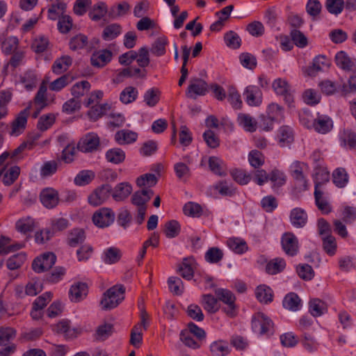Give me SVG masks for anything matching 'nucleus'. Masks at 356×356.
I'll return each instance as SVG.
<instances>
[{"label": "nucleus", "mask_w": 356, "mask_h": 356, "mask_svg": "<svg viewBox=\"0 0 356 356\" xmlns=\"http://www.w3.org/2000/svg\"><path fill=\"white\" fill-rule=\"evenodd\" d=\"M125 288L116 284L106 290L101 299L100 306L103 310H111L117 307L124 299Z\"/></svg>", "instance_id": "1"}, {"label": "nucleus", "mask_w": 356, "mask_h": 356, "mask_svg": "<svg viewBox=\"0 0 356 356\" xmlns=\"http://www.w3.org/2000/svg\"><path fill=\"white\" fill-rule=\"evenodd\" d=\"M215 295L218 300L222 301L226 305L222 308L223 312L229 317L233 318L237 314V308L235 304L236 297L234 293L227 289H217L215 290Z\"/></svg>", "instance_id": "2"}, {"label": "nucleus", "mask_w": 356, "mask_h": 356, "mask_svg": "<svg viewBox=\"0 0 356 356\" xmlns=\"http://www.w3.org/2000/svg\"><path fill=\"white\" fill-rule=\"evenodd\" d=\"M253 331L261 335L269 336L273 334V321L263 313L255 314L252 319Z\"/></svg>", "instance_id": "3"}, {"label": "nucleus", "mask_w": 356, "mask_h": 356, "mask_svg": "<svg viewBox=\"0 0 356 356\" xmlns=\"http://www.w3.org/2000/svg\"><path fill=\"white\" fill-rule=\"evenodd\" d=\"M113 211L108 207H103L96 211L92 216L93 223L99 228L110 226L115 220Z\"/></svg>", "instance_id": "4"}, {"label": "nucleus", "mask_w": 356, "mask_h": 356, "mask_svg": "<svg viewBox=\"0 0 356 356\" xmlns=\"http://www.w3.org/2000/svg\"><path fill=\"white\" fill-rule=\"evenodd\" d=\"M112 191V187L108 184H104L95 189L88 197V203L93 207L102 204L108 199Z\"/></svg>", "instance_id": "5"}, {"label": "nucleus", "mask_w": 356, "mask_h": 356, "mask_svg": "<svg viewBox=\"0 0 356 356\" xmlns=\"http://www.w3.org/2000/svg\"><path fill=\"white\" fill-rule=\"evenodd\" d=\"M282 248L286 254L290 257L296 255L299 251V241L292 232H285L281 238Z\"/></svg>", "instance_id": "6"}, {"label": "nucleus", "mask_w": 356, "mask_h": 356, "mask_svg": "<svg viewBox=\"0 0 356 356\" xmlns=\"http://www.w3.org/2000/svg\"><path fill=\"white\" fill-rule=\"evenodd\" d=\"M56 261V257L54 253L47 252L33 260L32 268L35 273H40L50 269Z\"/></svg>", "instance_id": "7"}, {"label": "nucleus", "mask_w": 356, "mask_h": 356, "mask_svg": "<svg viewBox=\"0 0 356 356\" xmlns=\"http://www.w3.org/2000/svg\"><path fill=\"white\" fill-rule=\"evenodd\" d=\"M272 86L275 93L278 95L283 96L285 102L289 106H291L293 103V96L291 93V86L288 82L285 79L279 78L273 82Z\"/></svg>", "instance_id": "8"}, {"label": "nucleus", "mask_w": 356, "mask_h": 356, "mask_svg": "<svg viewBox=\"0 0 356 356\" xmlns=\"http://www.w3.org/2000/svg\"><path fill=\"white\" fill-rule=\"evenodd\" d=\"M209 90L207 83L202 79L194 78L190 81L186 91V96L191 99H196L197 96H204Z\"/></svg>", "instance_id": "9"}, {"label": "nucleus", "mask_w": 356, "mask_h": 356, "mask_svg": "<svg viewBox=\"0 0 356 356\" xmlns=\"http://www.w3.org/2000/svg\"><path fill=\"white\" fill-rule=\"evenodd\" d=\"M334 60L337 66L342 70L346 72L356 73V58L349 56L346 52L339 51L335 55Z\"/></svg>", "instance_id": "10"}, {"label": "nucleus", "mask_w": 356, "mask_h": 356, "mask_svg": "<svg viewBox=\"0 0 356 356\" xmlns=\"http://www.w3.org/2000/svg\"><path fill=\"white\" fill-rule=\"evenodd\" d=\"M48 82L49 79L47 77H45L44 80L42 81L39 87V89L34 97L33 102L37 109V111L33 115L34 118H36L38 113L40 112V111L45 108L48 104L47 97Z\"/></svg>", "instance_id": "11"}, {"label": "nucleus", "mask_w": 356, "mask_h": 356, "mask_svg": "<svg viewBox=\"0 0 356 356\" xmlns=\"http://www.w3.org/2000/svg\"><path fill=\"white\" fill-rule=\"evenodd\" d=\"M99 145V138L93 133L88 134L81 138L77 145V148L82 152H92L97 149Z\"/></svg>", "instance_id": "12"}, {"label": "nucleus", "mask_w": 356, "mask_h": 356, "mask_svg": "<svg viewBox=\"0 0 356 356\" xmlns=\"http://www.w3.org/2000/svg\"><path fill=\"white\" fill-rule=\"evenodd\" d=\"M40 199L44 207L47 209H53L58 204V192L53 188H44L40 192Z\"/></svg>", "instance_id": "13"}, {"label": "nucleus", "mask_w": 356, "mask_h": 356, "mask_svg": "<svg viewBox=\"0 0 356 356\" xmlns=\"http://www.w3.org/2000/svg\"><path fill=\"white\" fill-rule=\"evenodd\" d=\"M29 107H27L21 111L13 120L10 133L11 136H19L24 131L29 115Z\"/></svg>", "instance_id": "14"}, {"label": "nucleus", "mask_w": 356, "mask_h": 356, "mask_svg": "<svg viewBox=\"0 0 356 356\" xmlns=\"http://www.w3.org/2000/svg\"><path fill=\"white\" fill-rule=\"evenodd\" d=\"M330 64V60L326 56H317L313 60L312 65L305 69V73L309 76H314L325 67H329Z\"/></svg>", "instance_id": "15"}, {"label": "nucleus", "mask_w": 356, "mask_h": 356, "mask_svg": "<svg viewBox=\"0 0 356 356\" xmlns=\"http://www.w3.org/2000/svg\"><path fill=\"white\" fill-rule=\"evenodd\" d=\"M245 99L247 104L251 106H257L261 104V92L257 86H249L244 91Z\"/></svg>", "instance_id": "16"}, {"label": "nucleus", "mask_w": 356, "mask_h": 356, "mask_svg": "<svg viewBox=\"0 0 356 356\" xmlns=\"http://www.w3.org/2000/svg\"><path fill=\"white\" fill-rule=\"evenodd\" d=\"M112 52L108 49L99 50L94 52L90 58L91 65L97 67H103L112 59Z\"/></svg>", "instance_id": "17"}, {"label": "nucleus", "mask_w": 356, "mask_h": 356, "mask_svg": "<svg viewBox=\"0 0 356 356\" xmlns=\"http://www.w3.org/2000/svg\"><path fill=\"white\" fill-rule=\"evenodd\" d=\"M290 222L296 228L304 227L307 222V213L302 208L296 207L290 212Z\"/></svg>", "instance_id": "18"}, {"label": "nucleus", "mask_w": 356, "mask_h": 356, "mask_svg": "<svg viewBox=\"0 0 356 356\" xmlns=\"http://www.w3.org/2000/svg\"><path fill=\"white\" fill-rule=\"evenodd\" d=\"M131 192V185L128 182H122L117 184L115 188L112 189L111 195L115 201L120 202L127 199Z\"/></svg>", "instance_id": "19"}, {"label": "nucleus", "mask_w": 356, "mask_h": 356, "mask_svg": "<svg viewBox=\"0 0 356 356\" xmlns=\"http://www.w3.org/2000/svg\"><path fill=\"white\" fill-rule=\"evenodd\" d=\"M312 125L316 132L325 134L332 130L333 122L331 118L327 116H318L314 119Z\"/></svg>", "instance_id": "20"}, {"label": "nucleus", "mask_w": 356, "mask_h": 356, "mask_svg": "<svg viewBox=\"0 0 356 356\" xmlns=\"http://www.w3.org/2000/svg\"><path fill=\"white\" fill-rule=\"evenodd\" d=\"M154 193L151 189H143L136 191L131 197V202L133 204L139 207H147V202L151 199Z\"/></svg>", "instance_id": "21"}, {"label": "nucleus", "mask_w": 356, "mask_h": 356, "mask_svg": "<svg viewBox=\"0 0 356 356\" xmlns=\"http://www.w3.org/2000/svg\"><path fill=\"white\" fill-rule=\"evenodd\" d=\"M122 32V27L120 24L112 23L104 26L102 38L105 41H111L117 38Z\"/></svg>", "instance_id": "22"}, {"label": "nucleus", "mask_w": 356, "mask_h": 356, "mask_svg": "<svg viewBox=\"0 0 356 356\" xmlns=\"http://www.w3.org/2000/svg\"><path fill=\"white\" fill-rule=\"evenodd\" d=\"M88 294V286L83 282L72 285L70 289V296L72 301L79 302Z\"/></svg>", "instance_id": "23"}, {"label": "nucleus", "mask_w": 356, "mask_h": 356, "mask_svg": "<svg viewBox=\"0 0 356 356\" xmlns=\"http://www.w3.org/2000/svg\"><path fill=\"white\" fill-rule=\"evenodd\" d=\"M309 310L313 316L318 317L327 312V305L321 299L313 298L309 302Z\"/></svg>", "instance_id": "24"}, {"label": "nucleus", "mask_w": 356, "mask_h": 356, "mask_svg": "<svg viewBox=\"0 0 356 356\" xmlns=\"http://www.w3.org/2000/svg\"><path fill=\"white\" fill-rule=\"evenodd\" d=\"M72 63V59L70 56H63L54 61L51 67L52 72L56 74H60L68 70Z\"/></svg>", "instance_id": "25"}, {"label": "nucleus", "mask_w": 356, "mask_h": 356, "mask_svg": "<svg viewBox=\"0 0 356 356\" xmlns=\"http://www.w3.org/2000/svg\"><path fill=\"white\" fill-rule=\"evenodd\" d=\"M86 238L85 232L81 228H74L67 234V244L71 247H76L82 243Z\"/></svg>", "instance_id": "26"}, {"label": "nucleus", "mask_w": 356, "mask_h": 356, "mask_svg": "<svg viewBox=\"0 0 356 356\" xmlns=\"http://www.w3.org/2000/svg\"><path fill=\"white\" fill-rule=\"evenodd\" d=\"M19 81L27 90H32L37 86V74L34 71L27 70L20 75Z\"/></svg>", "instance_id": "27"}, {"label": "nucleus", "mask_w": 356, "mask_h": 356, "mask_svg": "<svg viewBox=\"0 0 356 356\" xmlns=\"http://www.w3.org/2000/svg\"><path fill=\"white\" fill-rule=\"evenodd\" d=\"M283 307L291 311H297L301 307V299L295 293L291 292L286 295L283 301Z\"/></svg>", "instance_id": "28"}, {"label": "nucleus", "mask_w": 356, "mask_h": 356, "mask_svg": "<svg viewBox=\"0 0 356 356\" xmlns=\"http://www.w3.org/2000/svg\"><path fill=\"white\" fill-rule=\"evenodd\" d=\"M114 331L112 323H104L97 327L95 337L98 341H105L113 334Z\"/></svg>", "instance_id": "29"}, {"label": "nucleus", "mask_w": 356, "mask_h": 356, "mask_svg": "<svg viewBox=\"0 0 356 356\" xmlns=\"http://www.w3.org/2000/svg\"><path fill=\"white\" fill-rule=\"evenodd\" d=\"M255 296L257 300L262 303L268 304L273 301L272 289L266 285H260L255 290Z\"/></svg>", "instance_id": "30"}, {"label": "nucleus", "mask_w": 356, "mask_h": 356, "mask_svg": "<svg viewBox=\"0 0 356 356\" xmlns=\"http://www.w3.org/2000/svg\"><path fill=\"white\" fill-rule=\"evenodd\" d=\"M314 197L316 206L323 213L327 214L331 212V207L326 199L323 197V192L318 189V184H316L314 189Z\"/></svg>", "instance_id": "31"}, {"label": "nucleus", "mask_w": 356, "mask_h": 356, "mask_svg": "<svg viewBox=\"0 0 356 356\" xmlns=\"http://www.w3.org/2000/svg\"><path fill=\"white\" fill-rule=\"evenodd\" d=\"M138 95V90L134 86L124 88L120 94V100L124 104H131L136 101Z\"/></svg>", "instance_id": "32"}, {"label": "nucleus", "mask_w": 356, "mask_h": 356, "mask_svg": "<svg viewBox=\"0 0 356 356\" xmlns=\"http://www.w3.org/2000/svg\"><path fill=\"white\" fill-rule=\"evenodd\" d=\"M137 134L129 130H121L115 135V140L119 145H126L136 141Z\"/></svg>", "instance_id": "33"}, {"label": "nucleus", "mask_w": 356, "mask_h": 356, "mask_svg": "<svg viewBox=\"0 0 356 356\" xmlns=\"http://www.w3.org/2000/svg\"><path fill=\"white\" fill-rule=\"evenodd\" d=\"M202 299V305L209 313L214 314L218 311L220 306L218 304L217 298L211 294H204Z\"/></svg>", "instance_id": "34"}, {"label": "nucleus", "mask_w": 356, "mask_h": 356, "mask_svg": "<svg viewBox=\"0 0 356 356\" xmlns=\"http://www.w3.org/2000/svg\"><path fill=\"white\" fill-rule=\"evenodd\" d=\"M209 166L210 170L216 175L219 176H225L227 175L226 165L218 157L211 156L209 159Z\"/></svg>", "instance_id": "35"}, {"label": "nucleus", "mask_w": 356, "mask_h": 356, "mask_svg": "<svg viewBox=\"0 0 356 356\" xmlns=\"http://www.w3.org/2000/svg\"><path fill=\"white\" fill-rule=\"evenodd\" d=\"M49 231L53 236L63 232L70 226V221L65 218H54L51 220Z\"/></svg>", "instance_id": "36"}, {"label": "nucleus", "mask_w": 356, "mask_h": 356, "mask_svg": "<svg viewBox=\"0 0 356 356\" xmlns=\"http://www.w3.org/2000/svg\"><path fill=\"white\" fill-rule=\"evenodd\" d=\"M227 244L236 254H243L248 249L247 243L241 238H229Z\"/></svg>", "instance_id": "37"}, {"label": "nucleus", "mask_w": 356, "mask_h": 356, "mask_svg": "<svg viewBox=\"0 0 356 356\" xmlns=\"http://www.w3.org/2000/svg\"><path fill=\"white\" fill-rule=\"evenodd\" d=\"M237 120L239 124L243 126L246 131L250 132L256 131L257 122L249 114L239 113Z\"/></svg>", "instance_id": "38"}, {"label": "nucleus", "mask_w": 356, "mask_h": 356, "mask_svg": "<svg viewBox=\"0 0 356 356\" xmlns=\"http://www.w3.org/2000/svg\"><path fill=\"white\" fill-rule=\"evenodd\" d=\"M277 137L279 144L282 147L292 143L293 140L292 129L289 126L281 127L278 130Z\"/></svg>", "instance_id": "39"}, {"label": "nucleus", "mask_w": 356, "mask_h": 356, "mask_svg": "<svg viewBox=\"0 0 356 356\" xmlns=\"http://www.w3.org/2000/svg\"><path fill=\"white\" fill-rule=\"evenodd\" d=\"M286 266L285 261L282 258L270 260L266 266V271L270 275H275L282 272Z\"/></svg>", "instance_id": "40"}, {"label": "nucleus", "mask_w": 356, "mask_h": 356, "mask_svg": "<svg viewBox=\"0 0 356 356\" xmlns=\"http://www.w3.org/2000/svg\"><path fill=\"white\" fill-rule=\"evenodd\" d=\"M106 159L108 162L119 164L124 161L125 152L120 148L110 149L106 153Z\"/></svg>", "instance_id": "41"}, {"label": "nucleus", "mask_w": 356, "mask_h": 356, "mask_svg": "<svg viewBox=\"0 0 356 356\" xmlns=\"http://www.w3.org/2000/svg\"><path fill=\"white\" fill-rule=\"evenodd\" d=\"M161 91L157 88L148 89L144 94V102L149 106H155L160 99Z\"/></svg>", "instance_id": "42"}, {"label": "nucleus", "mask_w": 356, "mask_h": 356, "mask_svg": "<svg viewBox=\"0 0 356 356\" xmlns=\"http://www.w3.org/2000/svg\"><path fill=\"white\" fill-rule=\"evenodd\" d=\"M90 83L88 81H81L75 83L71 88V93L74 98L78 99L85 95L90 89Z\"/></svg>", "instance_id": "43"}, {"label": "nucleus", "mask_w": 356, "mask_h": 356, "mask_svg": "<svg viewBox=\"0 0 356 356\" xmlns=\"http://www.w3.org/2000/svg\"><path fill=\"white\" fill-rule=\"evenodd\" d=\"M334 184L339 187H344L348 181V175L346 170L343 168H337L332 173Z\"/></svg>", "instance_id": "44"}, {"label": "nucleus", "mask_w": 356, "mask_h": 356, "mask_svg": "<svg viewBox=\"0 0 356 356\" xmlns=\"http://www.w3.org/2000/svg\"><path fill=\"white\" fill-rule=\"evenodd\" d=\"M210 350L213 356H226L229 353V348L227 342L218 341L211 343Z\"/></svg>", "instance_id": "45"}, {"label": "nucleus", "mask_w": 356, "mask_h": 356, "mask_svg": "<svg viewBox=\"0 0 356 356\" xmlns=\"http://www.w3.org/2000/svg\"><path fill=\"white\" fill-rule=\"evenodd\" d=\"M26 260V254L20 252L9 257L7 260L6 266L8 269L14 270L19 268L24 264Z\"/></svg>", "instance_id": "46"}, {"label": "nucleus", "mask_w": 356, "mask_h": 356, "mask_svg": "<svg viewBox=\"0 0 356 356\" xmlns=\"http://www.w3.org/2000/svg\"><path fill=\"white\" fill-rule=\"evenodd\" d=\"M340 140L344 146L350 149H356V134L351 130L346 129L341 134Z\"/></svg>", "instance_id": "47"}, {"label": "nucleus", "mask_w": 356, "mask_h": 356, "mask_svg": "<svg viewBox=\"0 0 356 356\" xmlns=\"http://www.w3.org/2000/svg\"><path fill=\"white\" fill-rule=\"evenodd\" d=\"M228 102L234 109H241L243 106L241 95L234 86H231L228 90Z\"/></svg>", "instance_id": "48"}, {"label": "nucleus", "mask_w": 356, "mask_h": 356, "mask_svg": "<svg viewBox=\"0 0 356 356\" xmlns=\"http://www.w3.org/2000/svg\"><path fill=\"white\" fill-rule=\"evenodd\" d=\"M18 44L19 40L17 37H8L2 42V51L6 55L12 54L17 49Z\"/></svg>", "instance_id": "49"}, {"label": "nucleus", "mask_w": 356, "mask_h": 356, "mask_svg": "<svg viewBox=\"0 0 356 356\" xmlns=\"http://www.w3.org/2000/svg\"><path fill=\"white\" fill-rule=\"evenodd\" d=\"M322 240L324 251L330 256L334 255L337 248L335 237L331 234H328L323 237Z\"/></svg>", "instance_id": "50"}, {"label": "nucleus", "mask_w": 356, "mask_h": 356, "mask_svg": "<svg viewBox=\"0 0 356 356\" xmlns=\"http://www.w3.org/2000/svg\"><path fill=\"white\" fill-rule=\"evenodd\" d=\"M248 161L252 167L257 169L264 165L265 156L261 152L254 149L249 152Z\"/></svg>", "instance_id": "51"}, {"label": "nucleus", "mask_w": 356, "mask_h": 356, "mask_svg": "<svg viewBox=\"0 0 356 356\" xmlns=\"http://www.w3.org/2000/svg\"><path fill=\"white\" fill-rule=\"evenodd\" d=\"M168 44L167 38H158L153 43L151 51L156 56H161L165 54V47Z\"/></svg>", "instance_id": "52"}, {"label": "nucleus", "mask_w": 356, "mask_h": 356, "mask_svg": "<svg viewBox=\"0 0 356 356\" xmlns=\"http://www.w3.org/2000/svg\"><path fill=\"white\" fill-rule=\"evenodd\" d=\"M17 331L11 327H0V346L6 345L16 337Z\"/></svg>", "instance_id": "53"}, {"label": "nucleus", "mask_w": 356, "mask_h": 356, "mask_svg": "<svg viewBox=\"0 0 356 356\" xmlns=\"http://www.w3.org/2000/svg\"><path fill=\"white\" fill-rule=\"evenodd\" d=\"M174 170L177 178L186 181L191 175V170L187 164L183 162H178L175 164Z\"/></svg>", "instance_id": "54"}, {"label": "nucleus", "mask_w": 356, "mask_h": 356, "mask_svg": "<svg viewBox=\"0 0 356 356\" xmlns=\"http://www.w3.org/2000/svg\"><path fill=\"white\" fill-rule=\"evenodd\" d=\"M131 6L127 1H122L116 6H113L109 12V15L113 18H117L128 14Z\"/></svg>", "instance_id": "55"}, {"label": "nucleus", "mask_w": 356, "mask_h": 356, "mask_svg": "<svg viewBox=\"0 0 356 356\" xmlns=\"http://www.w3.org/2000/svg\"><path fill=\"white\" fill-rule=\"evenodd\" d=\"M72 81V79L67 74H64L50 83L49 88L52 91H60Z\"/></svg>", "instance_id": "56"}, {"label": "nucleus", "mask_w": 356, "mask_h": 356, "mask_svg": "<svg viewBox=\"0 0 356 356\" xmlns=\"http://www.w3.org/2000/svg\"><path fill=\"white\" fill-rule=\"evenodd\" d=\"M95 178V173L91 170H82L74 178L77 186H85L90 183Z\"/></svg>", "instance_id": "57"}, {"label": "nucleus", "mask_w": 356, "mask_h": 356, "mask_svg": "<svg viewBox=\"0 0 356 356\" xmlns=\"http://www.w3.org/2000/svg\"><path fill=\"white\" fill-rule=\"evenodd\" d=\"M15 227L17 231L26 234L33 230L34 221L32 218L29 217L22 218L17 221Z\"/></svg>", "instance_id": "58"}, {"label": "nucleus", "mask_w": 356, "mask_h": 356, "mask_svg": "<svg viewBox=\"0 0 356 356\" xmlns=\"http://www.w3.org/2000/svg\"><path fill=\"white\" fill-rule=\"evenodd\" d=\"M20 173V168L17 166L10 167L4 174L3 177V183L6 186H10L18 178Z\"/></svg>", "instance_id": "59"}, {"label": "nucleus", "mask_w": 356, "mask_h": 356, "mask_svg": "<svg viewBox=\"0 0 356 356\" xmlns=\"http://www.w3.org/2000/svg\"><path fill=\"white\" fill-rule=\"evenodd\" d=\"M104 261L106 264H115L118 262L122 256L121 251L120 249L111 247L108 249H106L104 251Z\"/></svg>", "instance_id": "60"}, {"label": "nucleus", "mask_w": 356, "mask_h": 356, "mask_svg": "<svg viewBox=\"0 0 356 356\" xmlns=\"http://www.w3.org/2000/svg\"><path fill=\"white\" fill-rule=\"evenodd\" d=\"M42 284L39 279H32L25 287V293L27 296H34L42 291Z\"/></svg>", "instance_id": "61"}, {"label": "nucleus", "mask_w": 356, "mask_h": 356, "mask_svg": "<svg viewBox=\"0 0 356 356\" xmlns=\"http://www.w3.org/2000/svg\"><path fill=\"white\" fill-rule=\"evenodd\" d=\"M233 179L241 185H245L251 180V176L245 170L234 169L231 172Z\"/></svg>", "instance_id": "62"}, {"label": "nucleus", "mask_w": 356, "mask_h": 356, "mask_svg": "<svg viewBox=\"0 0 356 356\" xmlns=\"http://www.w3.org/2000/svg\"><path fill=\"white\" fill-rule=\"evenodd\" d=\"M58 165V161L54 160L44 162L40 168V176L42 177L52 176L56 172Z\"/></svg>", "instance_id": "63"}, {"label": "nucleus", "mask_w": 356, "mask_h": 356, "mask_svg": "<svg viewBox=\"0 0 356 356\" xmlns=\"http://www.w3.org/2000/svg\"><path fill=\"white\" fill-rule=\"evenodd\" d=\"M223 252L217 247L210 248L205 253V259L211 264H216L223 258Z\"/></svg>", "instance_id": "64"}]
</instances>
